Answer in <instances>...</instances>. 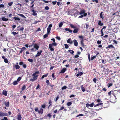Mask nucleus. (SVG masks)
Here are the masks:
<instances>
[{
    "mask_svg": "<svg viewBox=\"0 0 120 120\" xmlns=\"http://www.w3.org/2000/svg\"><path fill=\"white\" fill-rule=\"evenodd\" d=\"M4 62L6 63H8V60L7 58H6L5 59H4Z\"/></svg>",
    "mask_w": 120,
    "mask_h": 120,
    "instance_id": "e433bc0d",
    "label": "nucleus"
},
{
    "mask_svg": "<svg viewBox=\"0 0 120 120\" xmlns=\"http://www.w3.org/2000/svg\"><path fill=\"white\" fill-rule=\"evenodd\" d=\"M22 66L24 68H26V66L25 64H24L22 65Z\"/></svg>",
    "mask_w": 120,
    "mask_h": 120,
    "instance_id": "8fccbe9b",
    "label": "nucleus"
},
{
    "mask_svg": "<svg viewBox=\"0 0 120 120\" xmlns=\"http://www.w3.org/2000/svg\"><path fill=\"white\" fill-rule=\"evenodd\" d=\"M41 107L42 108L45 109V105H41Z\"/></svg>",
    "mask_w": 120,
    "mask_h": 120,
    "instance_id": "69168bd1",
    "label": "nucleus"
},
{
    "mask_svg": "<svg viewBox=\"0 0 120 120\" xmlns=\"http://www.w3.org/2000/svg\"><path fill=\"white\" fill-rule=\"evenodd\" d=\"M112 48L115 49V48L114 47V46L112 44L109 45L106 48L108 50H109V48Z\"/></svg>",
    "mask_w": 120,
    "mask_h": 120,
    "instance_id": "6e6552de",
    "label": "nucleus"
},
{
    "mask_svg": "<svg viewBox=\"0 0 120 120\" xmlns=\"http://www.w3.org/2000/svg\"><path fill=\"white\" fill-rule=\"evenodd\" d=\"M77 14L78 15H82L83 14L84 16H86L87 15V13H85V10L84 9H83L82 10H81L80 12H79L78 11L77 12Z\"/></svg>",
    "mask_w": 120,
    "mask_h": 120,
    "instance_id": "f03ea898",
    "label": "nucleus"
},
{
    "mask_svg": "<svg viewBox=\"0 0 120 120\" xmlns=\"http://www.w3.org/2000/svg\"><path fill=\"white\" fill-rule=\"evenodd\" d=\"M57 3V1H53L52 2V3L53 5H55Z\"/></svg>",
    "mask_w": 120,
    "mask_h": 120,
    "instance_id": "de8ad7c7",
    "label": "nucleus"
},
{
    "mask_svg": "<svg viewBox=\"0 0 120 120\" xmlns=\"http://www.w3.org/2000/svg\"><path fill=\"white\" fill-rule=\"evenodd\" d=\"M4 5L3 4H0V8H4Z\"/></svg>",
    "mask_w": 120,
    "mask_h": 120,
    "instance_id": "680f3d73",
    "label": "nucleus"
},
{
    "mask_svg": "<svg viewBox=\"0 0 120 120\" xmlns=\"http://www.w3.org/2000/svg\"><path fill=\"white\" fill-rule=\"evenodd\" d=\"M49 73H47L46 74L43 75L41 77V78L42 79H43L44 77H46L48 75Z\"/></svg>",
    "mask_w": 120,
    "mask_h": 120,
    "instance_id": "aec40b11",
    "label": "nucleus"
},
{
    "mask_svg": "<svg viewBox=\"0 0 120 120\" xmlns=\"http://www.w3.org/2000/svg\"><path fill=\"white\" fill-rule=\"evenodd\" d=\"M94 105V103L92 102L91 104H90V106L91 107H93Z\"/></svg>",
    "mask_w": 120,
    "mask_h": 120,
    "instance_id": "338daca9",
    "label": "nucleus"
},
{
    "mask_svg": "<svg viewBox=\"0 0 120 120\" xmlns=\"http://www.w3.org/2000/svg\"><path fill=\"white\" fill-rule=\"evenodd\" d=\"M26 48L25 47H23L21 49L19 52V53H22V51L26 49Z\"/></svg>",
    "mask_w": 120,
    "mask_h": 120,
    "instance_id": "4468645a",
    "label": "nucleus"
},
{
    "mask_svg": "<svg viewBox=\"0 0 120 120\" xmlns=\"http://www.w3.org/2000/svg\"><path fill=\"white\" fill-rule=\"evenodd\" d=\"M101 41L98 40L97 41V44L98 45L101 44Z\"/></svg>",
    "mask_w": 120,
    "mask_h": 120,
    "instance_id": "a18cd8bd",
    "label": "nucleus"
},
{
    "mask_svg": "<svg viewBox=\"0 0 120 120\" xmlns=\"http://www.w3.org/2000/svg\"><path fill=\"white\" fill-rule=\"evenodd\" d=\"M97 102L99 103L100 102H102V101H101L100 99H98L97 100Z\"/></svg>",
    "mask_w": 120,
    "mask_h": 120,
    "instance_id": "13d9d810",
    "label": "nucleus"
},
{
    "mask_svg": "<svg viewBox=\"0 0 120 120\" xmlns=\"http://www.w3.org/2000/svg\"><path fill=\"white\" fill-rule=\"evenodd\" d=\"M67 69L66 68H63V69L61 70V71L60 72V73H64L65 71H66Z\"/></svg>",
    "mask_w": 120,
    "mask_h": 120,
    "instance_id": "2eb2a0df",
    "label": "nucleus"
},
{
    "mask_svg": "<svg viewBox=\"0 0 120 120\" xmlns=\"http://www.w3.org/2000/svg\"><path fill=\"white\" fill-rule=\"evenodd\" d=\"M43 109L42 108H41L40 109V110L39 111H38V112L39 114H40L42 115L43 114Z\"/></svg>",
    "mask_w": 120,
    "mask_h": 120,
    "instance_id": "f8f14e48",
    "label": "nucleus"
},
{
    "mask_svg": "<svg viewBox=\"0 0 120 120\" xmlns=\"http://www.w3.org/2000/svg\"><path fill=\"white\" fill-rule=\"evenodd\" d=\"M96 57V56H93L92 57L91 59V60H93V59H94Z\"/></svg>",
    "mask_w": 120,
    "mask_h": 120,
    "instance_id": "473e14b6",
    "label": "nucleus"
},
{
    "mask_svg": "<svg viewBox=\"0 0 120 120\" xmlns=\"http://www.w3.org/2000/svg\"><path fill=\"white\" fill-rule=\"evenodd\" d=\"M51 28L50 27H48L47 28V33L49 34L50 33Z\"/></svg>",
    "mask_w": 120,
    "mask_h": 120,
    "instance_id": "a878e982",
    "label": "nucleus"
},
{
    "mask_svg": "<svg viewBox=\"0 0 120 120\" xmlns=\"http://www.w3.org/2000/svg\"><path fill=\"white\" fill-rule=\"evenodd\" d=\"M52 77L53 78V79H55L56 78L55 77V75L54 73H53L52 75Z\"/></svg>",
    "mask_w": 120,
    "mask_h": 120,
    "instance_id": "c03bdc74",
    "label": "nucleus"
},
{
    "mask_svg": "<svg viewBox=\"0 0 120 120\" xmlns=\"http://www.w3.org/2000/svg\"><path fill=\"white\" fill-rule=\"evenodd\" d=\"M68 51L70 52V53L71 54H73L74 53V51L73 50H69Z\"/></svg>",
    "mask_w": 120,
    "mask_h": 120,
    "instance_id": "f704fd0d",
    "label": "nucleus"
},
{
    "mask_svg": "<svg viewBox=\"0 0 120 120\" xmlns=\"http://www.w3.org/2000/svg\"><path fill=\"white\" fill-rule=\"evenodd\" d=\"M18 15L20 16L25 18H26V17L25 16L22 14H18Z\"/></svg>",
    "mask_w": 120,
    "mask_h": 120,
    "instance_id": "7c9ffc66",
    "label": "nucleus"
},
{
    "mask_svg": "<svg viewBox=\"0 0 120 120\" xmlns=\"http://www.w3.org/2000/svg\"><path fill=\"white\" fill-rule=\"evenodd\" d=\"M4 104L6 107H8L9 106V101H8L7 102H5Z\"/></svg>",
    "mask_w": 120,
    "mask_h": 120,
    "instance_id": "6ab92c4d",
    "label": "nucleus"
},
{
    "mask_svg": "<svg viewBox=\"0 0 120 120\" xmlns=\"http://www.w3.org/2000/svg\"><path fill=\"white\" fill-rule=\"evenodd\" d=\"M28 60L31 63H32L33 62V60L32 59H28Z\"/></svg>",
    "mask_w": 120,
    "mask_h": 120,
    "instance_id": "a19ab883",
    "label": "nucleus"
},
{
    "mask_svg": "<svg viewBox=\"0 0 120 120\" xmlns=\"http://www.w3.org/2000/svg\"><path fill=\"white\" fill-rule=\"evenodd\" d=\"M31 11L33 13L32 15L34 16H36L37 14L36 13V11L33 8L32 9Z\"/></svg>",
    "mask_w": 120,
    "mask_h": 120,
    "instance_id": "423d86ee",
    "label": "nucleus"
},
{
    "mask_svg": "<svg viewBox=\"0 0 120 120\" xmlns=\"http://www.w3.org/2000/svg\"><path fill=\"white\" fill-rule=\"evenodd\" d=\"M84 116V115L83 114H80L79 115H78L77 116H76V117H78L79 116Z\"/></svg>",
    "mask_w": 120,
    "mask_h": 120,
    "instance_id": "bf43d9fd",
    "label": "nucleus"
},
{
    "mask_svg": "<svg viewBox=\"0 0 120 120\" xmlns=\"http://www.w3.org/2000/svg\"><path fill=\"white\" fill-rule=\"evenodd\" d=\"M47 116H48L50 118L52 116L50 114H47Z\"/></svg>",
    "mask_w": 120,
    "mask_h": 120,
    "instance_id": "774afa93",
    "label": "nucleus"
},
{
    "mask_svg": "<svg viewBox=\"0 0 120 120\" xmlns=\"http://www.w3.org/2000/svg\"><path fill=\"white\" fill-rule=\"evenodd\" d=\"M22 117L20 113L17 116V119L18 120H21Z\"/></svg>",
    "mask_w": 120,
    "mask_h": 120,
    "instance_id": "ddd939ff",
    "label": "nucleus"
},
{
    "mask_svg": "<svg viewBox=\"0 0 120 120\" xmlns=\"http://www.w3.org/2000/svg\"><path fill=\"white\" fill-rule=\"evenodd\" d=\"M112 41H113L114 42V43L115 44H117V41L115 40H112Z\"/></svg>",
    "mask_w": 120,
    "mask_h": 120,
    "instance_id": "49530a36",
    "label": "nucleus"
},
{
    "mask_svg": "<svg viewBox=\"0 0 120 120\" xmlns=\"http://www.w3.org/2000/svg\"><path fill=\"white\" fill-rule=\"evenodd\" d=\"M2 20L4 21H7L8 20V19H7L6 18L4 17H3L1 18Z\"/></svg>",
    "mask_w": 120,
    "mask_h": 120,
    "instance_id": "4be33fe9",
    "label": "nucleus"
},
{
    "mask_svg": "<svg viewBox=\"0 0 120 120\" xmlns=\"http://www.w3.org/2000/svg\"><path fill=\"white\" fill-rule=\"evenodd\" d=\"M17 83V81H15L13 82V84L14 85H16Z\"/></svg>",
    "mask_w": 120,
    "mask_h": 120,
    "instance_id": "ea45409f",
    "label": "nucleus"
},
{
    "mask_svg": "<svg viewBox=\"0 0 120 120\" xmlns=\"http://www.w3.org/2000/svg\"><path fill=\"white\" fill-rule=\"evenodd\" d=\"M64 107L63 106H62L60 108V109L59 110V111H60L61 110H62L64 109Z\"/></svg>",
    "mask_w": 120,
    "mask_h": 120,
    "instance_id": "0e129e2a",
    "label": "nucleus"
},
{
    "mask_svg": "<svg viewBox=\"0 0 120 120\" xmlns=\"http://www.w3.org/2000/svg\"><path fill=\"white\" fill-rule=\"evenodd\" d=\"M13 4V2H11L8 3V4L9 6H11Z\"/></svg>",
    "mask_w": 120,
    "mask_h": 120,
    "instance_id": "72a5a7b5",
    "label": "nucleus"
},
{
    "mask_svg": "<svg viewBox=\"0 0 120 120\" xmlns=\"http://www.w3.org/2000/svg\"><path fill=\"white\" fill-rule=\"evenodd\" d=\"M24 64L23 62H20L19 63V65H22Z\"/></svg>",
    "mask_w": 120,
    "mask_h": 120,
    "instance_id": "052dcab7",
    "label": "nucleus"
},
{
    "mask_svg": "<svg viewBox=\"0 0 120 120\" xmlns=\"http://www.w3.org/2000/svg\"><path fill=\"white\" fill-rule=\"evenodd\" d=\"M34 47L37 50H38L39 48V46L37 44H35L34 45Z\"/></svg>",
    "mask_w": 120,
    "mask_h": 120,
    "instance_id": "dca6fc26",
    "label": "nucleus"
},
{
    "mask_svg": "<svg viewBox=\"0 0 120 120\" xmlns=\"http://www.w3.org/2000/svg\"><path fill=\"white\" fill-rule=\"evenodd\" d=\"M49 34L47 33L45 34V35H43V38H46L47 37H48V35Z\"/></svg>",
    "mask_w": 120,
    "mask_h": 120,
    "instance_id": "c756f323",
    "label": "nucleus"
},
{
    "mask_svg": "<svg viewBox=\"0 0 120 120\" xmlns=\"http://www.w3.org/2000/svg\"><path fill=\"white\" fill-rule=\"evenodd\" d=\"M57 45V44L55 42H54L52 44H50L49 45V48L50 49V50L51 51H54V49L52 48V46H56Z\"/></svg>",
    "mask_w": 120,
    "mask_h": 120,
    "instance_id": "f257e3e1",
    "label": "nucleus"
},
{
    "mask_svg": "<svg viewBox=\"0 0 120 120\" xmlns=\"http://www.w3.org/2000/svg\"><path fill=\"white\" fill-rule=\"evenodd\" d=\"M33 79H30V80L32 82L34 81L35 80H36L38 76V75H36L35 76H33Z\"/></svg>",
    "mask_w": 120,
    "mask_h": 120,
    "instance_id": "39448f33",
    "label": "nucleus"
},
{
    "mask_svg": "<svg viewBox=\"0 0 120 120\" xmlns=\"http://www.w3.org/2000/svg\"><path fill=\"white\" fill-rule=\"evenodd\" d=\"M73 85H72L71 84H70V85H69V88L70 89H71L72 88V87H73Z\"/></svg>",
    "mask_w": 120,
    "mask_h": 120,
    "instance_id": "864d4df0",
    "label": "nucleus"
},
{
    "mask_svg": "<svg viewBox=\"0 0 120 120\" xmlns=\"http://www.w3.org/2000/svg\"><path fill=\"white\" fill-rule=\"evenodd\" d=\"M70 25L71 28L75 29L73 31L74 33H76L78 32L79 30V29L78 28H76V27L72 24H70Z\"/></svg>",
    "mask_w": 120,
    "mask_h": 120,
    "instance_id": "7ed1b4c3",
    "label": "nucleus"
},
{
    "mask_svg": "<svg viewBox=\"0 0 120 120\" xmlns=\"http://www.w3.org/2000/svg\"><path fill=\"white\" fill-rule=\"evenodd\" d=\"M103 71L105 72V74L106 75H108L109 73V69L108 68L105 69L104 68Z\"/></svg>",
    "mask_w": 120,
    "mask_h": 120,
    "instance_id": "20e7f679",
    "label": "nucleus"
},
{
    "mask_svg": "<svg viewBox=\"0 0 120 120\" xmlns=\"http://www.w3.org/2000/svg\"><path fill=\"white\" fill-rule=\"evenodd\" d=\"M73 42H74V45L76 46H77L78 45V43L77 41L75 39H74L73 40Z\"/></svg>",
    "mask_w": 120,
    "mask_h": 120,
    "instance_id": "9b49d317",
    "label": "nucleus"
},
{
    "mask_svg": "<svg viewBox=\"0 0 120 120\" xmlns=\"http://www.w3.org/2000/svg\"><path fill=\"white\" fill-rule=\"evenodd\" d=\"M13 69L14 68H15L17 70L19 69L20 68V66L17 64H15L13 66Z\"/></svg>",
    "mask_w": 120,
    "mask_h": 120,
    "instance_id": "9d476101",
    "label": "nucleus"
},
{
    "mask_svg": "<svg viewBox=\"0 0 120 120\" xmlns=\"http://www.w3.org/2000/svg\"><path fill=\"white\" fill-rule=\"evenodd\" d=\"M13 19L15 20H18V21H19L20 20L19 18L15 17H14Z\"/></svg>",
    "mask_w": 120,
    "mask_h": 120,
    "instance_id": "bb28decb",
    "label": "nucleus"
},
{
    "mask_svg": "<svg viewBox=\"0 0 120 120\" xmlns=\"http://www.w3.org/2000/svg\"><path fill=\"white\" fill-rule=\"evenodd\" d=\"M65 30L66 31H68L70 33H71L73 31L72 30H70L68 28H66L65 29Z\"/></svg>",
    "mask_w": 120,
    "mask_h": 120,
    "instance_id": "f3484780",
    "label": "nucleus"
},
{
    "mask_svg": "<svg viewBox=\"0 0 120 120\" xmlns=\"http://www.w3.org/2000/svg\"><path fill=\"white\" fill-rule=\"evenodd\" d=\"M72 103L71 102H68L67 103V105L68 106H70L71 105Z\"/></svg>",
    "mask_w": 120,
    "mask_h": 120,
    "instance_id": "2f4dec72",
    "label": "nucleus"
},
{
    "mask_svg": "<svg viewBox=\"0 0 120 120\" xmlns=\"http://www.w3.org/2000/svg\"><path fill=\"white\" fill-rule=\"evenodd\" d=\"M42 52V51L41 50H40V51H38L37 54L35 56V57H36L38 56H40V55L41 54V53Z\"/></svg>",
    "mask_w": 120,
    "mask_h": 120,
    "instance_id": "0eeeda50",
    "label": "nucleus"
},
{
    "mask_svg": "<svg viewBox=\"0 0 120 120\" xmlns=\"http://www.w3.org/2000/svg\"><path fill=\"white\" fill-rule=\"evenodd\" d=\"M84 40L83 39H82L81 41V44L82 45V46L83 47H84V43L83 42V41Z\"/></svg>",
    "mask_w": 120,
    "mask_h": 120,
    "instance_id": "cd10ccee",
    "label": "nucleus"
},
{
    "mask_svg": "<svg viewBox=\"0 0 120 120\" xmlns=\"http://www.w3.org/2000/svg\"><path fill=\"white\" fill-rule=\"evenodd\" d=\"M97 80V79L95 77L93 79V81L94 82V83H96V81Z\"/></svg>",
    "mask_w": 120,
    "mask_h": 120,
    "instance_id": "4c0bfd02",
    "label": "nucleus"
},
{
    "mask_svg": "<svg viewBox=\"0 0 120 120\" xmlns=\"http://www.w3.org/2000/svg\"><path fill=\"white\" fill-rule=\"evenodd\" d=\"M103 13V11H101V12L100 14V18H101L102 19H103V15H102V14Z\"/></svg>",
    "mask_w": 120,
    "mask_h": 120,
    "instance_id": "b1692460",
    "label": "nucleus"
},
{
    "mask_svg": "<svg viewBox=\"0 0 120 120\" xmlns=\"http://www.w3.org/2000/svg\"><path fill=\"white\" fill-rule=\"evenodd\" d=\"M34 0H33L32 1L31 3V4L32 6L30 7V8H33V7L34 6Z\"/></svg>",
    "mask_w": 120,
    "mask_h": 120,
    "instance_id": "c85d7f7f",
    "label": "nucleus"
},
{
    "mask_svg": "<svg viewBox=\"0 0 120 120\" xmlns=\"http://www.w3.org/2000/svg\"><path fill=\"white\" fill-rule=\"evenodd\" d=\"M35 110L36 112H38L39 111L38 109V107H36L34 109Z\"/></svg>",
    "mask_w": 120,
    "mask_h": 120,
    "instance_id": "09e8293b",
    "label": "nucleus"
},
{
    "mask_svg": "<svg viewBox=\"0 0 120 120\" xmlns=\"http://www.w3.org/2000/svg\"><path fill=\"white\" fill-rule=\"evenodd\" d=\"M67 88V87L66 86H64L62 87V90L65 89Z\"/></svg>",
    "mask_w": 120,
    "mask_h": 120,
    "instance_id": "e2e57ef3",
    "label": "nucleus"
},
{
    "mask_svg": "<svg viewBox=\"0 0 120 120\" xmlns=\"http://www.w3.org/2000/svg\"><path fill=\"white\" fill-rule=\"evenodd\" d=\"M39 73V71H36L32 74V75L33 76H35V75H36L38 74Z\"/></svg>",
    "mask_w": 120,
    "mask_h": 120,
    "instance_id": "393cba45",
    "label": "nucleus"
},
{
    "mask_svg": "<svg viewBox=\"0 0 120 120\" xmlns=\"http://www.w3.org/2000/svg\"><path fill=\"white\" fill-rule=\"evenodd\" d=\"M88 57L89 60L90 62V54H88Z\"/></svg>",
    "mask_w": 120,
    "mask_h": 120,
    "instance_id": "5fc2aeb1",
    "label": "nucleus"
},
{
    "mask_svg": "<svg viewBox=\"0 0 120 120\" xmlns=\"http://www.w3.org/2000/svg\"><path fill=\"white\" fill-rule=\"evenodd\" d=\"M79 38H81L82 39H83L84 37L82 36H79Z\"/></svg>",
    "mask_w": 120,
    "mask_h": 120,
    "instance_id": "4d7b16f0",
    "label": "nucleus"
},
{
    "mask_svg": "<svg viewBox=\"0 0 120 120\" xmlns=\"http://www.w3.org/2000/svg\"><path fill=\"white\" fill-rule=\"evenodd\" d=\"M113 83H110L109 82L107 84V86L108 87V88H109L111 86H112L113 84Z\"/></svg>",
    "mask_w": 120,
    "mask_h": 120,
    "instance_id": "a211bd4d",
    "label": "nucleus"
},
{
    "mask_svg": "<svg viewBox=\"0 0 120 120\" xmlns=\"http://www.w3.org/2000/svg\"><path fill=\"white\" fill-rule=\"evenodd\" d=\"M26 88V86L25 85L23 86L22 88V90H25Z\"/></svg>",
    "mask_w": 120,
    "mask_h": 120,
    "instance_id": "58836bf2",
    "label": "nucleus"
},
{
    "mask_svg": "<svg viewBox=\"0 0 120 120\" xmlns=\"http://www.w3.org/2000/svg\"><path fill=\"white\" fill-rule=\"evenodd\" d=\"M2 94L4 95L5 96H6L7 95V93L6 90H3Z\"/></svg>",
    "mask_w": 120,
    "mask_h": 120,
    "instance_id": "5701e85b",
    "label": "nucleus"
},
{
    "mask_svg": "<svg viewBox=\"0 0 120 120\" xmlns=\"http://www.w3.org/2000/svg\"><path fill=\"white\" fill-rule=\"evenodd\" d=\"M98 24L99 25L101 26H102L103 25V23L101 22V21L100 20H99L98 22Z\"/></svg>",
    "mask_w": 120,
    "mask_h": 120,
    "instance_id": "412c9836",
    "label": "nucleus"
},
{
    "mask_svg": "<svg viewBox=\"0 0 120 120\" xmlns=\"http://www.w3.org/2000/svg\"><path fill=\"white\" fill-rule=\"evenodd\" d=\"M81 88L82 89V90H85V89L83 87V85L81 86Z\"/></svg>",
    "mask_w": 120,
    "mask_h": 120,
    "instance_id": "3c124183",
    "label": "nucleus"
},
{
    "mask_svg": "<svg viewBox=\"0 0 120 120\" xmlns=\"http://www.w3.org/2000/svg\"><path fill=\"white\" fill-rule=\"evenodd\" d=\"M103 103H98V104L96 105V106H98L99 105H101L102 106Z\"/></svg>",
    "mask_w": 120,
    "mask_h": 120,
    "instance_id": "37998d69",
    "label": "nucleus"
},
{
    "mask_svg": "<svg viewBox=\"0 0 120 120\" xmlns=\"http://www.w3.org/2000/svg\"><path fill=\"white\" fill-rule=\"evenodd\" d=\"M18 33V32L17 33H16L15 32H13L11 33V34H12L14 35H15L16 34H17Z\"/></svg>",
    "mask_w": 120,
    "mask_h": 120,
    "instance_id": "603ef678",
    "label": "nucleus"
},
{
    "mask_svg": "<svg viewBox=\"0 0 120 120\" xmlns=\"http://www.w3.org/2000/svg\"><path fill=\"white\" fill-rule=\"evenodd\" d=\"M63 24V23L62 22H60L59 24V27H62Z\"/></svg>",
    "mask_w": 120,
    "mask_h": 120,
    "instance_id": "c9c22d12",
    "label": "nucleus"
},
{
    "mask_svg": "<svg viewBox=\"0 0 120 120\" xmlns=\"http://www.w3.org/2000/svg\"><path fill=\"white\" fill-rule=\"evenodd\" d=\"M45 9L46 10H48L49 9V7L48 6H46L45 7Z\"/></svg>",
    "mask_w": 120,
    "mask_h": 120,
    "instance_id": "6e6d98bb",
    "label": "nucleus"
},
{
    "mask_svg": "<svg viewBox=\"0 0 120 120\" xmlns=\"http://www.w3.org/2000/svg\"><path fill=\"white\" fill-rule=\"evenodd\" d=\"M64 46L66 49H68L69 47L68 45L67 44H65Z\"/></svg>",
    "mask_w": 120,
    "mask_h": 120,
    "instance_id": "79ce46f5",
    "label": "nucleus"
},
{
    "mask_svg": "<svg viewBox=\"0 0 120 120\" xmlns=\"http://www.w3.org/2000/svg\"><path fill=\"white\" fill-rule=\"evenodd\" d=\"M67 42L70 44H72L73 43V41L71 40V38H69L67 40Z\"/></svg>",
    "mask_w": 120,
    "mask_h": 120,
    "instance_id": "1a4fd4ad",
    "label": "nucleus"
}]
</instances>
